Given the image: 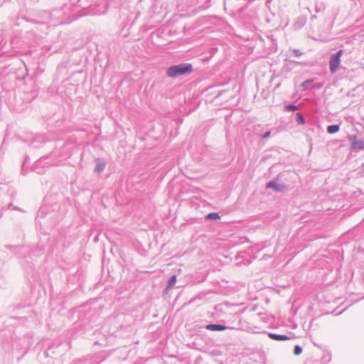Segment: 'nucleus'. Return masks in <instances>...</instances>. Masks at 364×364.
<instances>
[{
    "instance_id": "nucleus-4",
    "label": "nucleus",
    "mask_w": 364,
    "mask_h": 364,
    "mask_svg": "<svg viewBox=\"0 0 364 364\" xmlns=\"http://www.w3.org/2000/svg\"><path fill=\"white\" fill-rule=\"evenodd\" d=\"M206 328L210 331H224L226 329V327L223 325L210 324L206 326Z\"/></svg>"
},
{
    "instance_id": "nucleus-10",
    "label": "nucleus",
    "mask_w": 364,
    "mask_h": 364,
    "mask_svg": "<svg viewBox=\"0 0 364 364\" xmlns=\"http://www.w3.org/2000/svg\"><path fill=\"white\" fill-rule=\"evenodd\" d=\"M206 218L210 219V220H217L220 218V216L216 213H212L207 215Z\"/></svg>"
},
{
    "instance_id": "nucleus-13",
    "label": "nucleus",
    "mask_w": 364,
    "mask_h": 364,
    "mask_svg": "<svg viewBox=\"0 0 364 364\" xmlns=\"http://www.w3.org/2000/svg\"><path fill=\"white\" fill-rule=\"evenodd\" d=\"M301 352H302V348L300 346H296L294 347V353L296 355L301 354Z\"/></svg>"
},
{
    "instance_id": "nucleus-11",
    "label": "nucleus",
    "mask_w": 364,
    "mask_h": 364,
    "mask_svg": "<svg viewBox=\"0 0 364 364\" xmlns=\"http://www.w3.org/2000/svg\"><path fill=\"white\" fill-rule=\"evenodd\" d=\"M285 110L287 111H295L298 108L295 105H286L285 107H284Z\"/></svg>"
},
{
    "instance_id": "nucleus-12",
    "label": "nucleus",
    "mask_w": 364,
    "mask_h": 364,
    "mask_svg": "<svg viewBox=\"0 0 364 364\" xmlns=\"http://www.w3.org/2000/svg\"><path fill=\"white\" fill-rule=\"evenodd\" d=\"M296 121L301 124H304V119L300 113L296 114Z\"/></svg>"
},
{
    "instance_id": "nucleus-9",
    "label": "nucleus",
    "mask_w": 364,
    "mask_h": 364,
    "mask_svg": "<svg viewBox=\"0 0 364 364\" xmlns=\"http://www.w3.org/2000/svg\"><path fill=\"white\" fill-rule=\"evenodd\" d=\"M176 275H173L168 283V285H167V289H171L176 284Z\"/></svg>"
},
{
    "instance_id": "nucleus-1",
    "label": "nucleus",
    "mask_w": 364,
    "mask_h": 364,
    "mask_svg": "<svg viewBox=\"0 0 364 364\" xmlns=\"http://www.w3.org/2000/svg\"><path fill=\"white\" fill-rule=\"evenodd\" d=\"M192 71V65L188 63L180 64L170 67L166 74L170 77H176L179 75H182L188 73Z\"/></svg>"
},
{
    "instance_id": "nucleus-15",
    "label": "nucleus",
    "mask_w": 364,
    "mask_h": 364,
    "mask_svg": "<svg viewBox=\"0 0 364 364\" xmlns=\"http://www.w3.org/2000/svg\"><path fill=\"white\" fill-rule=\"evenodd\" d=\"M311 80H306L302 85L304 86L306 84L311 82Z\"/></svg>"
},
{
    "instance_id": "nucleus-8",
    "label": "nucleus",
    "mask_w": 364,
    "mask_h": 364,
    "mask_svg": "<svg viewBox=\"0 0 364 364\" xmlns=\"http://www.w3.org/2000/svg\"><path fill=\"white\" fill-rule=\"evenodd\" d=\"M105 164L102 161H98L95 167V171L100 173L104 170Z\"/></svg>"
},
{
    "instance_id": "nucleus-7",
    "label": "nucleus",
    "mask_w": 364,
    "mask_h": 364,
    "mask_svg": "<svg viewBox=\"0 0 364 364\" xmlns=\"http://www.w3.org/2000/svg\"><path fill=\"white\" fill-rule=\"evenodd\" d=\"M339 130L338 125H331L327 127V132L329 134H335Z\"/></svg>"
},
{
    "instance_id": "nucleus-2",
    "label": "nucleus",
    "mask_w": 364,
    "mask_h": 364,
    "mask_svg": "<svg viewBox=\"0 0 364 364\" xmlns=\"http://www.w3.org/2000/svg\"><path fill=\"white\" fill-rule=\"evenodd\" d=\"M342 50H339L336 54L331 56L329 66L331 73H335L338 68L340 66L341 56L342 55Z\"/></svg>"
},
{
    "instance_id": "nucleus-6",
    "label": "nucleus",
    "mask_w": 364,
    "mask_h": 364,
    "mask_svg": "<svg viewBox=\"0 0 364 364\" xmlns=\"http://www.w3.org/2000/svg\"><path fill=\"white\" fill-rule=\"evenodd\" d=\"M352 147L353 149H364V142L362 141L355 140L352 144Z\"/></svg>"
},
{
    "instance_id": "nucleus-3",
    "label": "nucleus",
    "mask_w": 364,
    "mask_h": 364,
    "mask_svg": "<svg viewBox=\"0 0 364 364\" xmlns=\"http://www.w3.org/2000/svg\"><path fill=\"white\" fill-rule=\"evenodd\" d=\"M268 336L272 340L275 341H287L289 339V338L287 336L278 335L275 333H269Z\"/></svg>"
},
{
    "instance_id": "nucleus-5",
    "label": "nucleus",
    "mask_w": 364,
    "mask_h": 364,
    "mask_svg": "<svg viewBox=\"0 0 364 364\" xmlns=\"http://www.w3.org/2000/svg\"><path fill=\"white\" fill-rule=\"evenodd\" d=\"M267 188H271L274 189L277 191H279L283 189L284 186L282 185L277 184L276 183H274L273 181H270L267 183Z\"/></svg>"
},
{
    "instance_id": "nucleus-14",
    "label": "nucleus",
    "mask_w": 364,
    "mask_h": 364,
    "mask_svg": "<svg viewBox=\"0 0 364 364\" xmlns=\"http://www.w3.org/2000/svg\"><path fill=\"white\" fill-rule=\"evenodd\" d=\"M269 135H270V132H266V133H264V135L262 136V137H263L264 139H265V138L269 137Z\"/></svg>"
}]
</instances>
